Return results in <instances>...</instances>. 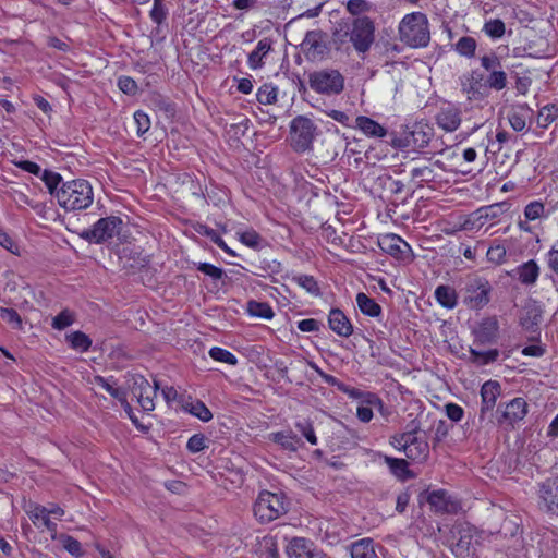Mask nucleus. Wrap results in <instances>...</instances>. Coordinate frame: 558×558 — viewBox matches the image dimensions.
<instances>
[{"label":"nucleus","mask_w":558,"mask_h":558,"mask_svg":"<svg viewBox=\"0 0 558 558\" xmlns=\"http://www.w3.org/2000/svg\"><path fill=\"white\" fill-rule=\"evenodd\" d=\"M316 125L304 116L295 117L290 124L291 145L298 153H304L312 148L316 135Z\"/></svg>","instance_id":"obj_11"},{"label":"nucleus","mask_w":558,"mask_h":558,"mask_svg":"<svg viewBox=\"0 0 558 558\" xmlns=\"http://www.w3.org/2000/svg\"><path fill=\"white\" fill-rule=\"evenodd\" d=\"M240 241L252 248H255L259 245V242L262 240L260 235L254 231V230H247L239 234Z\"/></svg>","instance_id":"obj_63"},{"label":"nucleus","mask_w":558,"mask_h":558,"mask_svg":"<svg viewBox=\"0 0 558 558\" xmlns=\"http://www.w3.org/2000/svg\"><path fill=\"white\" fill-rule=\"evenodd\" d=\"M0 317L13 329L21 330L23 328L22 318L14 308L0 307Z\"/></svg>","instance_id":"obj_50"},{"label":"nucleus","mask_w":558,"mask_h":558,"mask_svg":"<svg viewBox=\"0 0 558 558\" xmlns=\"http://www.w3.org/2000/svg\"><path fill=\"white\" fill-rule=\"evenodd\" d=\"M493 287L484 277L471 278L464 288L463 303L471 310H482L490 302Z\"/></svg>","instance_id":"obj_12"},{"label":"nucleus","mask_w":558,"mask_h":558,"mask_svg":"<svg viewBox=\"0 0 558 558\" xmlns=\"http://www.w3.org/2000/svg\"><path fill=\"white\" fill-rule=\"evenodd\" d=\"M196 268L214 280H221L226 277V274L221 268L209 263H198Z\"/></svg>","instance_id":"obj_57"},{"label":"nucleus","mask_w":558,"mask_h":558,"mask_svg":"<svg viewBox=\"0 0 558 558\" xmlns=\"http://www.w3.org/2000/svg\"><path fill=\"white\" fill-rule=\"evenodd\" d=\"M426 500L436 513H456L459 509V504L445 489L430 492Z\"/></svg>","instance_id":"obj_18"},{"label":"nucleus","mask_w":558,"mask_h":558,"mask_svg":"<svg viewBox=\"0 0 558 558\" xmlns=\"http://www.w3.org/2000/svg\"><path fill=\"white\" fill-rule=\"evenodd\" d=\"M182 408L184 411L196 416L202 422H209L213 418L210 410L206 407L204 402L199 400L186 401L185 403H183Z\"/></svg>","instance_id":"obj_39"},{"label":"nucleus","mask_w":558,"mask_h":558,"mask_svg":"<svg viewBox=\"0 0 558 558\" xmlns=\"http://www.w3.org/2000/svg\"><path fill=\"white\" fill-rule=\"evenodd\" d=\"M195 232H197L201 235H205L209 238L215 244H217L221 250H223L227 254L231 256H235V252L232 251L226 242L222 240V238L211 228L204 223L197 222L194 227Z\"/></svg>","instance_id":"obj_36"},{"label":"nucleus","mask_w":558,"mask_h":558,"mask_svg":"<svg viewBox=\"0 0 558 558\" xmlns=\"http://www.w3.org/2000/svg\"><path fill=\"white\" fill-rule=\"evenodd\" d=\"M470 354L471 361L482 366L494 363L499 356V351L497 349H490L488 351H478L471 348Z\"/></svg>","instance_id":"obj_43"},{"label":"nucleus","mask_w":558,"mask_h":558,"mask_svg":"<svg viewBox=\"0 0 558 558\" xmlns=\"http://www.w3.org/2000/svg\"><path fill=\"white\" fill-rule=\"evenodd\" d=\"M527 413V404L522 398H514L506 404L505 409L500 412L497 417L498 424L513 425L517 422L522 421Z\"/></svg>","instance_id":"obj_17"},{"label":"nucleus","mask_w":558,"mask_h":558,"mask_svg":"<svg viewBox=\"0 0 558 558\" xmlns=\"http://www.w3.org/2000/svg\"><path fill=\"white\" fill-rule=\"evenodd\" d=\"M292 281L312 295L319 296L322 294L318 282L313 276L303 274L294 275Z\"/></svg>","instance_id":"obj_40"},{"label":"nucleus","mask_w":558,"mask_h":558,"mask_svg":"<svg viewBox=\"0 0 558 558\" xmlns=\"http://www.w3.org/2000/svg\"><path fill=\"white\" fill-rule=\"evenodd\" d=\"M510 208L511 204L509 202H499L480 207L465 220L464 229H481L487 223L494 226L500 221L501 217L507 214Z\"/></svg>","instance_id":"obj_9"},{"label":"nucleus","mask_w":558,"mask_h":558,"mask_svg":"<svg viewBox=\"0 0 558 558\" xmlns=\"http://www.w3.org/2000/svg\"><path fill=\"white\" fill-rule=\"evenodd\" d=\"M65 340L73 350L82 353L87 352L92 347V339L80 330L68 333Z\"/></svg>","instance_id":"obj_38"},{"label":"nucleus","mask_w":558,"mask_h":558,"mask_svg":"<svg viewBox=\"0 0 558 558\" xmlns=\"http://www.w3.org/2000/svg\"><path fill=\"white\" fill-rule=\"evenodd\" d=\"M498 322L495 318L484 319L474 331L475 342L488 344L496 341L498 337Z\"/></svg>","instance_id":"obj_24"},{"label":"nucleus","mask_w":558,"mask_h":558,"mask_svg":"<svg viewBox=\"0 0 558 558\" xmlns=\"http://www.w3.org/2000/svg\"><path fill=\"white\" fill-rule=\"evenodd\" d=\"M339 391L345 393L349 398L360 400V402L367 403L369 399L368 396H372L371 391H363L355 387L348 386L343 384V386H339Z\"/></svg>","instance_id":"obj_55"},{"label":"nucleus","mask_w":558,"mask_h":558,"mask_svg":"<svg viewBox=\"0 0 558 558\" xmlns=\"http://www.w3.org/2000/svg\"><path fill=\"white\" fill-rule=\"evenodd\" d=\"M288 512V502L282 494L263 490L258 494L254 505L253 513L256 520L262 523H270Z\"/></svg>","instance_id":"obj_5"},{"label":"nucleus","mask_w":558,"mask_h":558,"mask_svg":"<svg viewBox=\"0 0 558 558\" xmlns=\"http://www.w3.org/2000/svg\"><path fill=\"white\" fill-rule=\"evenodd\" d=\"M355 128L368 137L383 138L388 133L386 128L366 116H359L355 119Z\"/></svg>","instance_id":"obj_27"},{"label":"nucleus","mask_w":558,"mask_h":558,"mask_svg":"<svg viewBox=\"0 0 558 558\" xmlns=\"http://www.w3.org/2000/svg\"><path fill=\"white\" fill-rule=\"evenodd\" d=\"M209 356L215 361L227 363L229 365H236L238 363V359L232 352L219 347L211 348L209 350Z\"/></svg>","instance_id":"obj_51"},{"label":"nucleus","mask_w":558,"mask_h":558,"mask_svg":"<svg viewBox=\"0 0 558 558\" xmlns=\"http://www.w3.org/2000/svg\"><path fill=\"white\" fill-rule=\"evenodd\" d=\"M312 90L325 96H336L344 89V76L336 69H322L308 74Z\"/></svg>","instance_id":"obj_6"},{"label":"nucleus","mask_w":558,"mask_h":558,"mask_svg":"<svg viewBox=\"0 0 558 558\" xmlns=\"http://www.w3.org/2000/svg\"><path fill=\"white\" fill-rule=\"evenodd\" d=\"M327 35L322 29L308 31L301 44V48L308 60H323L329 52L326 41Z\"/></svg>","instance_id":"obj_14"},{"label":"nucleus","mask_w":558,"mask_h":558,"mask_svg":"<svg viewBox=\"0 0 558 558\" xmlns=\"http://www.w3.org/2000/svg\"><path fill=\"white\" fill-rule=\"evenodd\" d=\"M206 437L203 434H194L187 440L186 448L192 453H197L204 450L206 446Z\"/></svg>","instance_id":"obj_60"},{"label":"nucleus","mask_w":558,"mask_h":558,"mask_svg":"<svg viewBox=\"0 0 558 558\" xmlns=\"http://www.w3.org/2000/svg\"><path fill=\"white\" fill-rule=\"evenodd\" d=\"M385 462L387 463L390 472L399 480L405 481L413 477L412 472L409 470V464L404 459L386 456Z\"/></svg>","instance_id":"obj_34"},{"label":"nucleus","mask_w":558,"mask_h":558,"mask_svg":"<svg viewBox=\"0 0 558 558\" xmlns=\"http://www.w3.org/2000/svg\"><path fill=\"white\" fill-rule=\"evenodd\" d=\"M288 558H326L322 550L313 548V544L305 538L295 537L287 547Z\"/></svg>","instance_id":"obj_21"},{"label":"nucleus","mask_w":558,"mask_h":558,"mask_svg":"<svg viewBox=\"0 0 558 558\" xmlns=\"http://www.w3.org/2000/svg\"><path fill=\"white\" fill-rule=\"evenodd\" d=\"M544 310L539 303L533 301L526 304L520 316V326L531 332H536L543 320Z\"/></svg>","instance_id":"obj_20"},{"label":"nucleus","mask_w":558,"mask_h":558,"mask_svg":"<svg viewBox=\"0 0 558 558\" xmlns=\"http://www.w3.org/2000/svg\"><path fill=\"white\" fill-rule=\"evenodd\" d=\"M452 554L457 558H475L478 544L477 531L466 522L451 526L447 538Z\"/></svg>","instance_id":"obj_3"},{"label":"nucleus","mask_w":558,"mask_h":558,"mask_svg":"<svg viewBox=\"0 0 558 558\" xmlns=\"http://www.w3.org/2000/svg\"><path fill=\"white\" fill-rule=\"evenodd\" d=\"M509 275L517 279L522 286L533 287L539 278L541 267L535 259H529L517 266Z\"/></svg>","instance_id":"obj_16"},{"label":"nucleus","mask_w":558,"mask_h":558,"mask_svg":"<svg viewBox=\"0 0 558 558\" xmlns=\"http://www.w3.org/2000/svg\"><path fill=\"white\" fill-rule=\"evenodd\" d=\"M486 258L489 263L499 266L507 262V248L501 243H494L486 252Z\"/></svg>","instance_id":"obj_44"},{"label":"nucleus","mask_w":558,"mask_h":558,"mask_svg":"<svg viewBox=\"0 0 558 558\" xmlns=\"http://www.w3.org/2000/svg\"><path fill=\"white\" fill-rule=\"evenodd\" d=\"M93 383L101 388H104L107 392H109L111 396L116 397V398H120V395H122V392L120 391L119 388H116L113 384L110 383V380L108 378H105L102 376H95L94 377V380Z\"/></svg>","instance_id":"obj_62"},{"label":"nucleus","mask_w":558,"mask_h":558,"mask_svg":"<svg viewBox=\"0 0 558 558\" xmlns=\"http://www.w3.org/2000/svg\"><path fill=\"white\" fill-rule=\"evenodd\" d=\"M57 201L66 210L85 209L93 203L92 185L83 179L64 182L57 192Z\"/></svg>","instance_id":"obj_2"},{"label":"nucleus","mask_w":558,"mask_h":558,"mask_svg":"<svg viewBox=\"0 0 558 558\" xmlns=\"http://www.w3.org/2000/svg\"><path fill=\"white\" fill-rule=\"evenodd\" d=\"M74 323V314L68 308L61 311L52 318L51 326L57 330H63Z\"/></svg>","instance_id":"obj_53"},{"label":"nucleus","mask_w":558,"mask_h":558,"mask_svg":"<svg viewBox=\"0 0 558 558\" xmlns=\"http://www.w3.org/2000/svg\"><path fill=\"white\" fill-rule=\"evenodd\" d=\"M150 0H142V3L149 2ZM153 8L149 11L150 19L157 24H162L167 19V8L165 5V0H153Z\"/></svg>","instance_id":"obj_49"},{"label":"nucleus","mask_w":558,"mask_h":558,"mask_svg":"<svg viewBox=\"0 0 558 558\" xmlns=\"http://www.w3.org/2000/svg\"><path fill=\"white\" fill-rule=\"evenodd\" d=\"M481 65L489 73L484 83L485 87L501 90L507 86V74L502 70L500 59L495 53L483 56Z\"/></svg>","instance_id":"obj_15"},{"label":"nucleus","mask_w":558,"mask_h":558,"mask_svg":"<svg viewBox=\"0 0 558 558\" xmlns=\"http://www.w3.org/2000/svg\"><path fill=\"white\" fill-rule=\"evenodd\" d=\"M483 76L476 71H472L470 76L462 82V90L468 95L469 99H478L482 97L481 88L485 87L482 83Z\"/></svg>","instance_id":"obj_29"},{"label":"nucleus","mask_w":558,"mask_h":558,"mask_svg":"<svg viewBox=\"0 0 558 558\" xmlns=\"http://www.w3.org/2000/svg\"><path fill=\"white\" fill-rule=\"evenodd\" d=\"M483 31L490 38H500L504 36L506 26L499 19L489 20L484 24Z\"/></svg>","instance_id":"obj_52"},{"label":"nucleus","mask_w":558,"mask_h":558,"mask_svg":"<svg viewBox=\"0 0 558 558\" xmlns=\"http://www.w3.org/2000/svg\"><path fill=\"white\" fill-rule=\"evenodd\" d=\"M536 507L539 512L558 518V475L536 484Z\"/></svg>","instance_id":"obj_10"},{"label":"nucleus","mask_w":558,"mask_h":558,"mask_svg":"<svg viewBox=\"0 0 558 558\" xmlns=\"http://www.w3.org/2000/svg\"><path fill=\"white\" fill-rule=\"evenodd\" d=\"M356 303L360 311L369 317H378L381 314V306L363 292L357 293Z\"/></svg>","instance_id":"obj_35"},{"label":"nucleus","mask_w":558,"mask_h":558,"mask_svg":"<svg viewBox=\"0 0 558 558\" xmlns=\"http://www.w3.org/2000/svg\"><path fill=\"white\" fill-rule=\"evenodd\" d=\"M416 429L417 427H414L412 430L392 437L391 444L397 449L403 450L408 459L423 462L429 456V446L425 439L416 436Z\"/></svg>","instance_id":"obj_8"},{"label":"nucleus","mask_w":558,"mask_h":558,"mask_svg":"<svg viewBox=\"0 0 558 558\" xmlns=\"http://www.w3.org/2000/svg\"><path fill=\"white\" fill-rule=\"evenodd\" d=\"M351 45L359 53L367 52L375 41V24L368 16L354 17L348 21Z\"/></svg>","instance_id":"obj_7"},{"label":"nucleus","mask_w":558,"mask_h":558,"mask_svg":"<svg viewBox=\"0 0 558 558\" xmlns=\"http://www.w3.org/2000/svg\"><path fill=\"white\" fill-rule=\"evenodd\" d=\"M379 247L393 257H400L409 245L396 234H386L378 240Z\"/></svg>","instance_id":"obj_26"},{"label":"nucleus","mask_w":558,"mask_h":558,"mask_svg":"<svg viewBox=\"0 0 558 558\" xmlns=\"http://www.w3.org/2000/svg\"><path fill=\"white\" fill-rule=\"evenodd\" d=\"M60 542L64 549H66L71 555L75 557H81L84 555L81 543L74 537L65 534L60 535Z\"/></svg>","instance_id":"obj_54"},{"label":"nucleus","mask_w":558,"mask_h":558,"mask_svg":"<svg viewBox=\"0 0 558 558\" xmlns=\"http://www.w3.org/2000/svg\"><path fill=\"white\" fill-rule=\"evenodd\" d=\"M159 390V383L154 378L153 385L142 377V410L151 411L155 408L154 398Z\"/></svg>","instance_id":"obj_30"},{"label":"nucleus","mask_w":558,"mask_h":558,"mask_svg":"<svg viewBox=\"0 0 558 558\" xmlns=\"http://www.w3.org/2000/svg\"><path fill=\"white\" fill-rule=\"evenodd\" d=\"M295 427L311 445L317 444V437L315 435L313 424L308 420L296 422Z\"/></svg>","instance_id":"obj_56"},{"label":"nucleus","mask_w":558,"mask_h":558,"mask_svg":"<svg viewBox=\"0 0 558 558\" xmlns=\"http://www.w3.org/2000/svg\"><path fill=\"white\" fill-rule=\"evenodd\" d=\"M39 177L45 183L49 193L57 197V192H59L58 185L61 183L62 177L58 172L47 169L44 170Z\"/></svg>","instance_id":"obj_45"},{"label":"nucleus","mask_w":558,"mask_h":558,"mask_svg":"<svg viewBox=\"0 0 558 558\" xmlns=\"http://www.w3.org/2000/svg\"><path fill=\"white\" fill-rule=\"evenodd\" d=\"M435 172L434 170L428 167H415L411 170V178L412 180H417V186H423L424 183H429L435 180Z\"/></svg>","instance_id":"obj_46"},{"label":"nucleus","mask_w":558,"mask_h":558,"mask_svg":"<svg viewBox=\"0 0 558 558\" xmlns=\"http://www.w3.org/2000/svg\"><path fill=\"white\" fill-rule=\"evenodd\" d=\"M272 40L270 38H263L257 43L256 48L248 54L247 63L253 70L264 66L263 58L271 50Z\"/></svg>","instance_id":"obj_28"},{"label":"nucleus","mask_w":558,"mask_h":558,"mask_svg":"<svg viewBox=\"0 0 558 558\" xmlns=\"http://www.w3.org/2000/svg\"><path fill=\"white\" fill-rule=\"evenodd\" d=\"M400 40L412 48H423L429 44L428 19L422 12L407 14L399 24Z\"/></svg>","instance_id":"obj_1"},{"label":"nucleus","mask_w":558,"mask_h":558,"mask_svg":"<svg viewBox=\"0 0 558 558\" xmlns=\"http://www.w3.org/2000/svg\"><path fill=\"white\" fill-rule=\"evenodd\" d=\"M435 120L437 125L446 132H453L461 124V110L454 105L447 104L439 109Z\"/></svg>","instance_id":"obj_19"},{"label":"nucleus","mask_w":558,"mask_h":558,"mask_svg":"<svg viewBox=\"0 0 558 558\" xmlns=\"http://www.w3.org/2000/svg\"><path fill=\"white\" fill-rule=\"evenodd\" d=\"M453 425L448 424L445 420H439L435 426V435L433 438L434 446L441 442L449 434Z\"/></svg>","instance_id":"obj_61"},{"label":"nucleus","mask_w":558,"mask_h":558,"mask_svg":"<svg viewBox=\"0 0 558 558\" xmlns=\"http://www.w3.org/2000/svg\"><path fill=\"white\" fill-rule=\"evenodd\" d=\"M247 313L251 316L271 319L274 317V311L267 302H258L251 300L247 302Z\"/></svg>","instance_id":"obj_42"},{"label":"nucleus","mask_w":558,"mask_h":558,"mask_svg":"<svg viewBox=\"0 0 558 558\" xmlns=\"http://www.w3.org/2000/svg\"><path fill=\"white\" fill-rule=\"evenodd\" d=\"M475 50L476 40L471 36H463L456 44V51L463 57H474Z\"/></svg>","instance_id":"obj_47"},{"label":"nucleus","mask_w":558,"mask_h":558,"mask_svg":"<svg viewBox=\"0 0 558 558\" xmlns=\"http://www.w3.org/2000/svg\"><path fill=\"white\" fill-rule=\"evenodd\" d=\"M558 118V107L554 104L546 105L539 109L538 124L541 128H547Z\"/></svg>","instance_id":"obj_48"},{"label":"nucleus","mask_w":558,"mask_h":558,"mask_svg":"<svg viewBox=\"0 0 558 558\" xmlns=\"http://www.w3.org/2000/svg\"><path fill=\"white\" fill-rule=\"evenodd\" d=\"M345 9L350 14L359 17L361 14L369 11L371 4L366 0H349Z\"/></svg>","instance_id":"obj_58"},{"label":"nucleus","mask_w":558,"mask_h":558,"mask_svg":"<svg viewBox=\"0 0 558 558\" xmlns=\"http://www.w3.org/2000/svg\"><path fill=\"white\" fill-rule=\"evenodd\" d=\"M435 135L434 126L427 121L421 120L403 126L399 136L391 141L393 147L416 149L426 148Z\"/></svg>","instance_id":"obj_4"},{"label":"nucleus","mask_w":558,"mask_h":558,"mask_svg":"<svg viewBox=\"0 0 558 558\" xmlns=\"http://www.w3.org/2000/svg\"><path fill=\"white\" fill-rule=\"evenodd\" d=\"M500 384L496 380H488L481 388L482 405L480 420L483 421L488 412H492L497 398L500 396Z\"/></svg>","instance_id":"obj_22"},{"label":"nucleus","mask_w":558,"mask_h":558,"mask_svg":"<svg viewBox=\"0 0 558 558\" xmlns=\"http://www.w3.org/2000/svg\"><path fill=\"white\" fill-rule=\"evenodd\" d=\"M121 225L122 220L117 216L100 218L92 228L84 230L81 236L90 243H102L118 234Z\"/></svg>","instance_id":"obj_13"},{"label":"nucleus","mask_w":558,"mask_h":558,"mask_svg":"<svg viewBox=\"0 0 558 558\" xmlns=\"http://www.w3.org/2000/svg\"><path fill=\"white\" fill-rule=\"evenodd\" d=\"M118 87L128 95H134L137 90V83L130 76H120L118 78Z\"/></svg>","instance_id":"obj_64"},{"label":"nucleus","mask_w":558,"mask_h":558,"mask_svg":"<svg viewBox=\"0 0 558 558\" xmlns=\"http://www.w3.org/2000/svg\"><path fill=\"white\" fill-rule=\"evenodd\" d=\"M29 519L36 524L38 521H41L43 525L50 532L57 531V523L52 522L49 519V514L47 512V507L40 505L32 506L28 511Z\"/></svg>","instance_id":"obj_37"},{"label":"nucleus","mask_w":558,"mask_h":558,"mask_svg":"<svg viewBox=\"0 0 558 558\" xmlns=\"http://www.w3.org/2000/svg\"><path fill=\"white\" fill-rule=\"evenodd\" d=\"M329 328L340 337L349 338L353 333V326L340 308H331L328 315Z\"/></svg>","instance_id":"obj_23"},{"label":"nucleus","mask_w":558,"mask_h":558,"mask_svg":"<svg viewBox=\"0 0 558 558\" xmlns=\"http://www.w3.org/2000/svg\"><path fill=\"white\" fill-rule=\"evenodd\" d=\"M269 439L289 451H295L298 449V444L300 442L298 436L292 432L271 433L269 434Z\"/></svg>","instance_id":"obj_33"},{"label":"nucleus","mask_w":558,"mask_h":558,"mask_svg":"<svg viewBox=\"0 0 558 558\" xmlns=\"http://www.w3.org/2000/svg\"><path fill=\"white\" fill-rule=\"evenodd\" d=\"M435 298L441 306L448 310L456 307L458 303L457 292L449 286H438L435 290Z\"/></svg>","instance_id":"obj_32"},{"label":"nucleus","mask_w":558,"mask_h":558,"mask_svg":"<svg viewBox=\"0 0 558 558\" xmlns=\"http://www.w3.org/2000/svg\"><path fill=\"white\" fill-rule=\"evenodd\" d=\"M351 38L348 26V21H341L337 23L336 27L331 33L330 45L337 51H348L350 48Z\"/></svg>","instance_id":"obj_25"},{"label":"nucleus","mask_w":558,"mask_h":558,"mask_svg":"<svg viewBox=\"0 0 558 558\" xmlns=\"http://www.w3.org/2000/svg\"><path fill=\"white\" fill-rule=\"evenodd\" d=\"M256 99L260 105H274L278 101V88L271 83H265L258 88Z\"/></svg>","instance_id":"obj_41"},{"label":"nucleus","mask_w":558,"mask_h":558,"mask_svg":"<svg viewBox=\"0 0 558 558\" xmlns=\"http://www.w3.org/2000/svg\"><path fill=\"white\" fill-rule=\"evenodd\" d=\"M544 204L542 202L534 201L525 206L524 216L527 220H536L544 215Z\"/></svg>","instance_id":"obj_59"},{"label":"nucleus","mask_w":558,"mask_h":558,"mask_svg":"<svg viewBox=\"0 0 558 558\" xmlns=\"http://www.w3.org/2000/svg\"><path fill=\"white\" fill-rule=\"evenodd\" d=\"M351 558H379L372 538H363L351 545Z\"/></svg>","instance_id":"obj_31"}]
</instances>
